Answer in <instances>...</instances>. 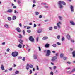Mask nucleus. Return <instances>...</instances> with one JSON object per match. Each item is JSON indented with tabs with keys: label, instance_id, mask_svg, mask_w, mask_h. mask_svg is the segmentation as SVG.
I'll use <instances>...</instances> for the list:
<instances>
[{
	"label": "nucleus",
	"instance_id": "obj_1",
	"mask_svg": "<svg viewBox=\"0 0 75 75\" xmlns=\"http://www.w3.org/2000/svg\"><path fill=\"white\" fill-rule=\"evenodd\" d=\"M57 5L59 8L62 9L64 8L63 5H66V3L63 1H59L57 3Z\"/></svg>",
	"mask_w": 75,
	"mask_h": 75
},
{
	"label": "nucleus",
	"instance_id": "obj_2",
	"mask_svg": "<svg viewBox=\"0 0 75 75\" xmlns=\"http://www.w3.org/2000/svg\"><path fill=\"white\" fill-rule=\"evenodd\" d=\"M18 52H14L11 54L12 56L13 57H16L18 56Z\"/></svg>",
	"mask_w": 75,
	"mask_h": 75
},
{
	"label": "nucleus",
	"instance_id": "obj_3",
	"mask_svg": "<svg viewBox=\"0 0 75 75\" xmlns=\"http://www.w3.org/2000/svg\"><path fill=\"white\" fill-rule=\"evenodd\" d=\"M57 58L58 57H57L56 56H53V57H52V59L51 60V61L52 62H54L55 61L56 59H57Z\"/></svg>",
	"mask_w": 75,
	"mask_h": 75
},
{
	"label": "nucleus",
	"instance_id": "obj_4",
	"mask_svg": "<svg viewBox=\"0 0 75 75\" xmlns=\"http://www.w3.org/2000/svg\"><path fill=\"white\" fill-rule=\"evenodd\" d=\"M29 41H30L31 42H34V38H33V36H30L29 37Z\"/></svg>",
	"mask_w": 75,
	"mask_h": 75
},
{
	"label": "nucleus",
	"instance_id": "obj_5",
	"mask_svg": "<svg viewBox=\"0 0 75 75\" xmlns=\"http://www.w3.org/2000/svg\"><path fill=\"white\" fill-rule=\"evenodd\" d=\"M50 53L51 52L50 51V50H47V54H46V57H48L49 56V55H50Z\"/></svg>",
	"mask_w": 75,
	"mask_h": 75
},
{
	"label": "nucleus",
	"instance_id": "obj_6",
	"mask_svg": "<svg viewBox=\"0 0 75 75\" xmlns=\"http://www.w3.org/2000/svg\"><path fill=\"white\" fill-rule=\"evenodd\" d=\"M60 25H61V22L60 21H59L57 23V27L59 28H61V26Z\"/></svg>",
	"mask_w": 75,
	"mask_h": 75
},
{
	"label": "nucleus",
	"instance_id": "obj_7",
	"mask_svg": "<svg viewBox=\"0 0 75 75\" xmlns=\"http://www.w3.org/2000/svg\"><path fill=\"white\" fill-rule=\"evenodd\" d=\"M15 30L16 31H17L18 32V33H20L21 32V30L19 27L16 28Z\"/></svg>",
	"mask_w": 75,
	"mask_h": 75
},
{
	"label": "nucleus",
	"instance_id": "obj_8",
	"mask_svg": "<svg viewBox=\"0 0 75 75\" xmlns=\"http://www.w3.org/2000/svg\"><path fill=\"white\" fill-rule=\"evenodd\" d=\"M45 48H49V47H50V44L48 43H47L45 44Z\"/></svg>",
	"mask_w": 75,
	"mask_h": 75
},
{
	"label": "nucleus",
	"instance_id": "obj_9",
	"mask_svg": "<svg viewBox=\"0 0 75 75\" xmlns=\"http://www.w3.org/2000/svg\"><path fill=\"white\" fill-rule=\"evenodd\" d=\"M4 27H6V28H10V27H9V25L7 24H5L4 25Z\"/></svg>",
	"mask_w": 75,
	"mask_h": 75
},
{
	"label": "nucleus",
	"instance_id": "obj_10",
	"mask_svg": "<svg viewBox=\"0 0 75 75\" xmlns=\"http://www.w3.org/2000/svg\"><path fill=\"white\" fill-rule=\"evenodd\" d=\"M70 24L72 25H75V23L74 22V21H70Z\"/></svg>",
	"mask_w": 75,
	"mask_h": 75
},
{
	"label": "nucleus",
	"instance_id": "obj_11",
	"mask_svg": "<svg viewBox=\"0 0 75 75\" xmlns=\"http://www.w3.org/2000/svg\"><path fill=\"white\" fill-rule=\"evenodd\" d=\"M75 72V68L73 69L72 71L70 72L69 74H72L73 72Z\"/></svg>",
	"mask_w": 75,
	"mask_h": 75
},
{
	"label": "nucleus",
	"instance_id": "obj_12",
	"mask_svg": "<svg viewBox=\"0 0 75 75\" xmlns=\"http://www.w3.org/2000/svg\"><path fill=\"white\" fill-rule=\"evenodd\" d=\"M70 8L71 9V12H74V7H73V6H72L71 5Z\"/></svg>",
	"mask_w": 75,
	"mask_h": 75
},
{
	"label": "nucleus",
	"instance_id": "obj_13",
	"mask_svg": "<svg viewBox=\"0 0 75 75\" xmlns=\"http://www.w3.org/2000/svg\"><path fill=\"white\" fill-rule=\"evenodd\" d=\"M1 68L2 70H5V69H4V66H3V64L1 65Z\"/></svg>",
	"mask_w": 75,
	"mask_h": 75
},
{
	"label": "nucleus",
	"instance_id": "obj_14",
	"mask_svg": "<svg viewBox=\"0 0 75 75\" xmlns=\"http://www.w3.org/2000/svg\"><path fill=\"white\" fill-rule=\"evenodd\" d=\"M42 31V29H39L38 30V33H41Z\"/></svg>",
	"mask_w": 75,
	"mask_h": 75
},
{
	"label": "nucleus",
	"instance_id": "obj_15",
	"mask_svg": "<svg viewBox=\"0 0 75 75\" xmlns=\"http://www.w3.org/2000/svg\"><path fill=\"white\" fill-rule=\"evenodd\" d=\"M29 67H30V65H29V64H27V66H26V69H27V70H28V69H29Z\"/></svg>",
	"mask_w": 75,
	"mask_h": 75
},
{
	"label": "nucleus",
	"instance_id": "obj_16",
	"mask_svg": "<svg viewBox=\"0 0 75 75\" xmlns=\"http://www.w3.org/2000/svg\"><path fill=\"white\" fill-rule=\"evenodd\" d=\"M48 37H44L42 38V40H45L48 39Z\"/></svg>",
	"mask_w": 75,
	"mask_h": 75
},
{
	"label": "nucleus",
	"instance_id": "obj_17",
	"mask_svg": "<svg viewBox=\"0 0 75 75\" xmlns=\"http://www.w3.org/2000/svg\"><path fill=\"white\" fill-rule=\"evenodd\" d=\"M7 12H8V13H12L13 12V10L12 9H9L7 11Z\"/></svg>",
	"mask_w": 75,
	"mask_h": 75
},
{
	"label": "nucleus",
	"instance_id": "obj_18",
	"mask_svg": "<svg viewBox=\"0 0 75 75\" xmlns=\"http://www.w3.org/2000/svg\"><path fill=\"white\" fill-rule=\"evenodd\" d=\"M67 37L68 40H70V38H71L70 35H69L68 34L67 35Z\"/></svg>",
	"mask_w": 75,
	"mask_h": 75
},
{
	"label": "nucleus",
	"instance_id": "obj_19",
	"mask_svg": "<svg viewBox=\"0 0 75 75\" xmlns=\"http://www.w3.org/2000/svg\"><path fill=\"white\" fill-rule=\"evenodd\" d=\"M48 29L49 31H52V27H50L48 28Z\"/></svg>",
	"mask_w": 75,
	"mask_h": 75
},
{
	"label": "nucleus",
	"instance_id": "obj_20",
	"mask_svg": "<svg viewBox=\"0 0 75 75\" xmlns=\"http://www.w3.org/2000/svg\"><path fill=\"white\" fill-rule=\"evenodd\" d=\"M73 54V57H75V51H74L72 53Z\"/></svg>",
	"mask_w": 75,
	"mask_h": 75
},
{
	"label": "nucleus",
	"instance_id": "obj_21",
	"mask_svg": "<svg viewBox=\"0 0 75 75\" xmlns=\"http://www.w3.org/2000/svg\"><path fill=\"white\" fill-rule=\"evenodd\" d=\"M19 42L21 44H23V40H22L20 39L19 40Z\"/></svg>",
	"mask_w": 75,
	"mask_h": 75
},
{
	"label": "nucleus",
	"instance_id": "obj_22",
	"mask_svg": "<svg viewBox=\"0 0 75 75\" xmlns=\"http://www.w3.org/2000/svg\"><path fill=\"white\" fill-rule=\"evenodd\" d=\"M16 18H17V17H16V16H14L12 18V20H16Z\"/></svg>",
	"mask_w": 75,
	"mask_h": 75
},
{
	"label": "nucleus",
	"instance_id": "obj_23",
	"mask_svg": "<svg viewBox=\"0 0 75 75\" xmlns=\"http://www.w3.org/2000/svg\"><path fill=\"white\" fill-rule=\"evenodd\" d=\"M58 18L60 20H62V18L60 16H58Z\"/></svg>",
	"mask_w": 75,
	"mask_h": 75
},
{
	"label": "nucleus",
	"instance_id": "obj_24",
	"mask_svg": "<svg viewBox=\"0 0 75 75\" xmlns=\"http://www.w3.org/2000/svg\"><path fill=\"white\" fill-rule=\"evenodd\" d=\"M18 47L20 48H22V45L20 44H19V45L18 46Z\"/></svg>",
	"mask_w": 75,
	"mask_h": 75
},
{
	"label": "nucleus",
	"instance_id": "obj_25",
	"mask_svg": "<svg viewBox=\"0 0 75 75\" xmlns=\"http://www.w3.org/2000/svg\"><path fill=\"white\" fill-rule=\"evenodd\" d=\"M33 58L35 59H37V56L36 55H34L33 56Z\"/></svg>",
	"mask_w": 75,
	"mask_h": 75
},
{
	"label": "nucleus",
	"instance_id": "obj_26",
	"mask_svg": "<svg viewBox=\"0 0 75 75\" xmlns=\"http://www.w3.org/2000/svg\"><path fill=\"white\" fill-rule=\"evenodd\" d=\"M64 54H60V57L61 58H63V57H64Z\"/></svg>",
	"mask_w": 75,
	"mask_h": 75
},
{
	"label": "nucleus",
	"instance_id": "obj_27",
	"mask_svg": "<svg viewBox=\"0 0 75 75\" xmlns=\"http://www.w3.org/2000/svg\"><path fill=\"white\" fill-rule=\"evenodd\" d=\"M52 47H53L55 48V47H57V45L56 44H53V45H52Z\"/></svg>",
	"mask_w": 75,
	"mask_h": 75
},
{
	"label": "nucleus",
	"instance_id": "obj_28",
	"mask_svg": "<svg viewBox=\"0 0 75 75\" xmlns=\"http://www.w3.org/2000/svg\"><path fill=\"white\" fill-rule=\"evenodd\" d=\"M61 40H62V41H64L65 40V38H64V37H62L61 39Z\"/></svg>",
	"mask_w": 75,
	"mask_h": 75
},
{
	"label": "nucleus",
	"instance_id": "obj_29",
	"mask_svg": "<svg viewBox=\"0 0 75 75\" xmlns=\"http://www.w3.org/2000/svg\"><path fill=\"white\" fill-rule=\"evenodd\" d=\"M23 35L24 36L25 35V31H24V30H23Z\"/></svg>",
	"mask_w": 75,
	"mask_h": 75
},
{
	"label": "nucleus",
	"instance_id": "obj_30",
	"mask_svg": "<svg viewBox=\"0 0 75 75\" xmlns=\"http://www.w3.org/2000/svg\"><path fill=\"white\" fill-rule=\"evenodd\" d=\"M8 20H9V21H10L11 20V18L10 17H8Z\"/></svg>",
	"mask_w": 75,
	"mask_h": 75
},
{
	"label": "nucleus",
	"instance_id": "obj_31",
	"mask_svg": "<svg viewBox=\"0 0 75 75\" xmlns=\"http://www.w3.org/2000/svg\"><path fill=\"white\" fill-rule=\"evenodd\" d=\"M29 67L30 68H33V65L31 64L29 65Z\"/></svg>",
	"mask_w": 75,
	"mask_h": 75
},
{
	"label": "nucleus",
	"instance_id": "obj_32",
	"mask_svg": "<svg viewBox=\"0 0 75 75\" xmlns=\"http://www.w3.org/2000/svg\"><path fill=\"white\" fill-rule=\"evenodd\" d=\"M19 36H20V37H19V38H23V36H22V35H21V34H20Z\"/></svg>",
	"mask_w": 75,
	"mask_h": 75
},
{
	"label": "nucleus",
	"instance_id": "obj_33",
	"mask_svg": "<svg viewBox=\"0 0 75 75\" xmlns=\"http://www.w3.org/2000/svg\"><path fill=\"white\" fill-rule=\"evenodd\" d=\"M35 13V15H36V16H38V14H39V12H36Z\"/></svg>",
	"mask_w": 75,
	"mask_h": 75
},
{
	"label": "nucleus",
	"instance_id": "obj_34",
	"mask_svg": "<svg viewBox=\"0 0 75 75\" xmlns=\"http://www.w3.org/2000/svg\"><path fill=\"white\" fill-rule=\"evenodd\" d=\"M50 75H54V72L52 71H51L50 73Z\"/></svg>",
	"mask_w": 75,
	"mask_h": 75
},
{
	"label": "nucleus",
	"instance_id": "obj_35",
	"mask_svg": "<svg viewBox=\"0 0 75 75\" xmlns=\"http://www.w3.org/2000/svg\"><path fill=\"white\" fill-rule=\"evenodd\" d=\"M60 35H58L57 37V39H58V40L59 39V38H60Z\"/></svg>",
	"mask_w": 75,
	"mask_h": 75
},
{
	"label": "nucleus",
	"instance_id": "obj_36",
	"mask_svg": "<svg viewBox=\"0 0 75 75\" xmlns=\"http://www.w3.org/2000/svg\"><path fill=\"white\" fill-rule=\"evenodd\" d=\"M56 68H57V66H54L53 67V69H54L55 70Z\"/></svg>",
	"mask_w": 75,
	"mask_h": 75
},
{
	"label": "nucleus",
	"instance_id": "obj_37",
	"mask_svg": "<svg viewBox=\"0 0 75 75\" xmlns=\"http://www.w3.org/2000/svg\"><path fill=\"white\" fill-rule=\"evenodd\" d=\"M57 28H58L57 26H54V29H55V30H56V29H57Z\"/></svg>",
	"mask_w": 75,
	"mask_h": 75
},
{
	"label": "nucleus",
	"instance_id": "obj_38",
	"mask_svg": "<svg viewBox=\"0 0 75 75\" xmlns=\"http://www.w3.org/2000/svg\"><path fill=\"white\" fill-rule=\"evenodd\" d=\"M67 57H64L63 58L64 60H66V59H67Z\"/></svg>",
	"mask_w": 75,
	"mask_h": 75
},
{
	"label": "nucleus",
	"instance_id": "obj_39",
	"mask_svg": "<svg viewBox=\"0 0 75 75\" xmlns=\"http://www.w3.org/2000/svg\"><path fill=\"white\" fill-rule=\"evenodd\" d=\"M42 17V16L40 15L39 16V18H41Z\"/></svg>",
	"mask_w": 75,
	"mask_h": 75
},
{
	"label": "nucleus",
	"instance_id": "obj_40",
	"mask_svg": "<svg viewBox=\"0 0 75 75\" xmlns=\"http://www.w3.org/2000/svg\"><path fill=\"white\" fill-rule=\"evenodd\" d=\"M27 31V33H31V30H28Z\"/></svg>",
	"mask_w": 75,
	"mask_h": 75
},
{
	"label": "nucleus",
	"instance_id": "obj_41",
	"mask_svg": "<svg viewBox=\"0 0 75 75\" xmlns=\"http://www.w3.org/2000/svg\"><path fill=\"white\" fill-rule=\"evenodd\" d=\"M38 48H39V50L40 51H41V49L40 48V47H38Z\"/></svg>",
	"mask_w": 75,
	"mask_h": 75
},
{
	"label": "nucleus",
	"instance_id": "obj_42",
	"mask_svg": "<svg viewBox=\"0 0 75 75\" xmlns=\"http://www.w3.org/2000/svg\"><path fill=\"white\" fill-rule=\"evenodd\" d=\"M22 60L23 61H25V57H23V59H22Z\"/></svg>",
	"mask_w": 75,
	"mask_h": 75
},
{
	"label": "nucleus",
	"instance_id": "obj_43",
	"mask_svg": "<svg viewBox=\"0 0 75 75\" xmlns=\"http://www.w3.org/2000/svg\"><path fill=\"white\" fill-rule=\"evenodd\" d=\"M33 3H36V1L35 0H33Z\"/></svg>",
	"mask_w": 75,
	"mask_h": 75
},
{
	"label": "nucleus",
	"instance_id": "obj_44",
	"mask_svg": "<svg viewBox=\"0 0 75 75\" xmlns=\"http://www.w3.org/2000/svg\"><path fill=\"white\" fill-rule=\"evenodd\" d=\"M19 73V71H16V72H15V74H18Z\"/></svg>",
	"mask_w": 75,
	"mask_h": 75
},
{
	"label": "nucleus",
	"instance_id": "obj_45",
	"mask_svg": "<svg viewBox=\"0 0 75 75\" xmlns=\"http://www.w3.org/2000/svg\"><path fill=\"white\" fill-rule=\"evenodd\" d=\"M21 58H22V57H18V59H21Z\"/></svg>",
	"mask_w": 75,
	"mask_h": 75
},
{
	"label": "nucleus",
	"instance_id": "obj_46",
	"mask_svg": "<svg viewBox=\"0 0 75 75\" xmlns=\"http://www.w3.org/2000/svg\"><path fill=\"white\" fill-rule=\"evenodd\" d=\"M36 6V5L35 4H33L32 6V8H34V7H35Z\"/></svg>",
	"mask_w": 75,
	"mask_h": 75
},
{
	"label": "nucleus",
	"instance_id": "obj_47",
	"mask_svg": "<svg viewBox=\"0 0 75 75\" xmlns=\"http://www.w3.org/2000/svg\"><path fill=\"white\" fill-rule=\"evenodd\" d=\"M57 45H61V43H60L59 42H57Z\"/></svg>",
	"mask_w": 75,
	"mask_h": 75
},
{
	"label": "nucleus",
	"instance_id": "obj_48",
	"mask_svg": "<svg viewBox=\"0 0 75 75\" xmlns=\"http://www.w3.org/2000/svg\"><path fill=\"white\" fill-rule=\"evenodd\" d=\"M29 72H30L29 74H32V70H30Z\"/></svg>",
	"mask_w": 75,
	"mask_h": 75
},
{
	"label": "nucleus",
	"instance_id": "obj_49",
	"mask_svg": "<svg viewBox=\"0 0 75 75\" xmlns=\"http://www.w3.org/2000/svg\"><path fill=\"white\" fill-rule=\"evenodd\" d=\"M38 38H39L38 37L36 38V41H37V42H38Z\"/></svg>",
	"mask_w": 75,
	"mask_h": 75
},
{
	"label": "nucleus",
	"instance_id": "obj_50",
	"mask_svg": "<svg viewBox=\"0 0 75 75\" xmlns=\"http://www.w3.org/2000/svg\"><path fill=\"white\" fill-rule=\"evenodd\" d=\"M71 41L72 42H74L75 41H74V40H71Z\"/></svg>",
	"mask_w": 75,
	"mask_h": 75
},
{
	"label": "nucleus",
	"instance_id": "obj_51",
	"mask_svg": "<svg viewBox=\"0 0 75 75\" xmlns=\"http://www.w3.org/2000/svg\"><path fill=\"white\" fill-rule=\"evenodd\" d=\"M37 27V25H36V24H34L33 26V27Z\"/></svg>",
	"mask_w": 75,
	"mask_h": 75
},
{
	"label": "nucleus",
	"instance_id": "obj_52",
	"mask_svg": "<svg viewBox=\"0 0 75 75\" xmlns=\"http://www.w3.org/2000/svg\"><path fill=\"white\" fill-rule=\"evenodd\" d=\"M67 64H71V63L70 62H69V61L67 62Z\"/></svg>",
	"mask_w": 75,
	"mask_h": 75
},
{
	"label": "nucleus",
	"instance_id": "obj_53",
	"mask_svg": "<svg viewBox=\"0 0 75 75\" xmlns=\"http://www.w3.org/2000/svg\"><path fill=\"white\" fill-rule=\"evenodd\" d=\"M56 56H58V53H57L56 54H55Z\"/></svg>",
	"mask_w": 75,
	"mask_h": 75
},
{
	"label": "nucleus",
	"instance_id": "obj_54",
	"mask_svg": "<svg viewBox=\"0 0 75 75\" xmlns=\"http://www.w3.org/2000/svg\"><path fill=\"white\" fill-rule=\"evenodd\" d=\"M31 28V27H29V26H28L27 27V29H29V28Z\"/></svg>",
	"mask_w": 75,
	"mask_h": 75
},
{
	"label": "nucleus",
	"instance_id": "obj_55",
	"mask_svg": "<svg viewBox=\"0 0 75 75\" xmlns=\"http://www.w3.org/2000/svg\"><path fill=\"white\" fill-rule=\"evenodd\" d=\"M10 51V49L9 48H8L7 50V51H8V52H9V51Z\"/></svg>",
	"mask_w": 75,
	"mask_h": 75
},
{
	"label": "nucleus",
	"instance_id": "obj_56",
	"mask_svg": "<svg viewBox=\"0 0 75 75\" xmlns=\"http://www.w3.org/2000/svg\"><path fill=\"white\" fill-rule=\"evenodd\" d=\"M37 70H39V68H38V66H37Z\"/></svg>",
	"mask_w": 75,
	"mask_h": 75
},
{
	"label": "nucleus",
	"instance_id": "obj_57",
	"mask_svg": "<svg viewBox=\"0 0 75 75\" xmlns=\"http://www.w3.org/2000/svg\"><path fill=\"white\" fill-rule=\"evenodd\" d=\"M67 69H71V68L70 67H68V68H66Z\"/></svg>",
	"mask_w": 75,
	"mask_h": 75
},
{
	"label": "nucleus",
	"instance_id": "obj_58",
	"mask_svg": "<svg viewBox=\"0 0 75 75\" xmlns=\"http://www.w3.org/2000/svg\"><path fill=\"white\" fill-rule=\"evenodd\" d=\"M14 12V13H15V14H16V13H17V11H16V10H15Z\"/></svg>",
	"mask_w": 75,
	"mask_h": 75
},
{
	"label": "nucleus",
	"instance_id": "obj_59",
	"mask_svg": "<svg viewBox=\"0 0 75 75\" xmlns=\"http://www.w3.org/2000/svg\"><path fill=\"white\" fill-rule=\"evenodd\" d=\"M44 7H45L46 8H48V6H45Z\"/></svg>",
	"mask_w": 75,
	"mask_h": 75
},
{
	"label": "nucleus",
	"instance_id": "obj_60",
	"mask_svg": "<svg viewBox=\"0 0 75 75\" xmlns=\"http://www.w3.org/2000/svg\"><path fill=\"white\" fill-rule=\"evenodd\" d=\"M19 26L21 27H22V25H21V23L19 24Z\"/></svg>",
	"mask_w": 75,
	"mask_h": 75
},
{
	"label": "nucleus",
	"instance_id": "obj_61",
	"mask_svg": "<svg viewBox=\"0 0 75 75\" xmlns=\"http://www.w3.org/2000/svg\"><path fill=\"white\" fill-rule=\"evenodd\" d=\"M52 52L53 53H55V52H56L55 51H52Z\"/></svg>",
	"mask_w": 75,
	"mask_h": 75
},
{
	"label": "nucleus",
	"instance_id": "obj_62",
	"mask_svg": "<svg viewBox=\"0 0 75 75\" xmlns=\"http://www.w3.org/2000/svg\"><path fill=\"white\" fill-rule=\"evenodd\" d=\"M12 68H10V69H9V71H12Z\"/></svg>",
	"mask_w": 75,
	"mask_h": 75
},
{
	"label": "nucleus",
	"instance_id": "obj_63",
	"mask_svg": "<svg viewBox=\"0 0 75 75\" xmlns=\"http://www.w3.org/2000/svg\"><path fill=\"white\" fill-rule=\"evenodd\" d=\"M17 8V7H16V6H14L13 7V8Z\"/></svg>",
	"mask_w": 75,
	"mask_h": 75
},
{
	"label": "nucleus",
	"instance_id": "obj_64",
	"mask_svg": "<svg viewBox=\"0 0 75 75\" xmlns=\"http://www.w3.org/2000/svg\"><path fill=\"white\" fill-rule=\"evenodd\" d=\"M16 66H17V65L15 64H14L13 65V67H16Z\"/></svg>",
	"mask_w": 75,
	"mask_h": 75
}]
</instances>
